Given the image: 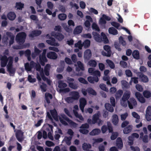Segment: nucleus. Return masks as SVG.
Segmentation results:
<instances>
[{
    "label": "nucleus",
    "mask_w": 151,
    "mask_h": 151,
    "mask_svg": "<svg viewBox=\"0 0 151 151\" xmlns=\"http://www.w3.org/2000/svg\"><path fill=\"white\" fill-rule=\"evenodd\" d=\"M130 92L129 91H127L125 92L120 101V104L122 106L126 107L127 106L128 102V106L130 109H132L137 105V102L133 98L130 99L129 101H127L129 98Z\"/></svg>",
    "instance_id": "nucleus-1"
},
{
    "label": "nucleus",
    "mask_w": 151,
    "mask_h": 151,
    "mask_svg": "<svg viewBox=\"0 0 151 151\" xmlns=\"http://www.w3.org/2000/svg\"><path fill=\"white\" fill-rule=\"evenodd\" d=\"M24 67L25 70L27 72L31 71L33 68H36V70L38 71L37 74L38 73H39L38 70H37V68H38V69H39L40 68H41L39 64H36L33 61H31L30 64L28 63H25L24 64Z\"/></svg>",
    "instance_id": "nucleus-2"
},
{
    "label": "nucleus",
    "mask_w": 151,
    "mask_h": 151,
    "mask_svg": "<svg viewBox=\"0 0 151 151\" xmlns=\"http://www.w3.org/2000/svg\"><path fill=\"white\" fill-rule=\"evenodd\" d=\"M62 118L60 117L59 118L60 120V122L63 125H67L68 123L70 124L72 127H76L77 126V124L73 122L72 121L70 120L64 115L62 116Z\"/></svg>",
    "instance_id": "nucleus-3"
},
{
    "label": "nucleus",
    "mask_w": 151,
    "mask_h": 151,
    "mask_svg": "<svg viewBox=\"0 0 151 151\" xmlns=\"http://www.w3.org/2000/svg\"><path fill=\"white\" fill-rule=\"evenodd\" d=\"M8 60L9 62L7 66V70L10 76H13L14 74L15 70L12 67L13 58L12 57H9Z\"/></svg>",
    "instance_id": "nucleus-4"
},
{
    "label": "nucleus",
    "mask_w": 151,
    "mask_h": 151,
    "mask_svg": "<svg viewBox=\"0 0 151 151\" xmlns=\"http://www.w3.org/2000/svg\"><path fill=\"white\" fill-rule=\"evenodd\" d=\"M26 35L23 32L19 33L16 36V40L20 45L23 44L24 42Z\"/></svg>",
    "instance_id": "nucleus-5"
},
{
    "label": "nucleus",
    "mask_w": 151,
    "mask_h": 151,
    "mask_svg": "<svg viewBox=\"0 0 151 151\" xmlns=\"http://www.w3.org/2000/svg\"><path fill=\"white\" fill-rule=\"evenodd\" d=\"M100 116V113L98 112L96 114H94L92 118V124H95L97 122L99 126L102 125L103 123V121L99 119Z\"/></svg>",
    "instance_id": "nucleus-6"
},
{
    "label": "nucleus",
    "mask_w": 151,
    "mask_h": 151,
    "mask_svg": "<svg viewBox=\"0 0 151 151\" xmlns=\"http://www.w3.org/2000/svg\"><path fill=\"white\" fill-rule=\"evenodd\" d=\"M9 53V51L8 50H5L4 52V55H5L2 56L0 55V60H1V66L2 67H5L7 63V61H9L8 59H7V57L5 55H7Z\"/></svg>",
    "instance_id": "nucleus-7"
},
{
    "label": "nucleus",
    "mask_w": 151,
    "mask_h": 151,
    "mask_svg": "<svg viewBox=\"0 0 151 151\" xmlns=\"http://www.w3.org/2000/svg\"><path fill=\"white\" fill-rule=\"evenodd\" d=\"M111 19V17L103 14L99 19V24L101 25H105L106 23V21H109Z\"/></svg>",
    "instance_id": "nucleus-8"
},
{
    "label": "nucleus",
    "mask_w": 151,
    "mask_h": 151,
    "mask_svg": "<svg viewBox=\"0 0 151 151\" xmlns=\"http://www.w3.org/2000/svg\"><path fill=\"white\" fill-rule=\"evenodd\" d=\"M37 77L38 80L39 84L40 85V88L41 89V91L42 92H45L47 90V85L44 83L41 82V79L38 73H37Z\"/></svg>",
    "instance_id": "nucleus-9"
},
{
    "label": "nucleus",
    "mask_w": 151,
    "mask_h": 151,
    "mask_svg": "<svg viewBox=\"0 0 151 151\" xmlns=\"http://www.w3.org/2000/svg\"><path fill=\"white\" fill-rule=\"evenodd\" d=\"M46 52V49L44 50L42 55H40V62L43 66L44 65L45 63L47 62V60L45 56Z\"/></svg>",
    "instance_id": "nucleus-10"
},
{
    "label": "nucleus",
    "mask_w": 151,
    "mask_h": 151,
    "mask_svg": "<svg viewBox=\"0 0 151 151\" xmlns=\"http://www.w3.org/2000/svg\"><path fill=\"white\" fill-rule=\"evenodd\" d=\"M47 38L50 39V40H47L46 41L47 43L48 44L51 45L56 46H59V44L58 42H55V39L54 38L50 37L49 35H47Z\"/></svg>",
    "instance_id": "nucleus-11"
},
{
    "label": "nucleus",
    "mask_w": 151,
    "mask_h": 151,
    "mask_svg": "<svg viewBox=\"0 0 151 151\" xmlns=\"http://www.w3.org/2000/svg\"><path fill=\"white\" fill-rule=\"evenodd\" d=\"M37 70L39 71V74L41 77V78H42L44 81H46L48 84L49 85H50L51 81L50 80L44 76L43 69L40 68L39 69H38V68H37Z\"/></svg>",
    "instance_id": "nucleus-12"
},
{
    "label": "nucleus",
    "mask_w": 151,
    "mask_h": 151,
    "mask_svg": "<svg viewBox=\"0 0 151 151\" xmlns=\"http://www.w3.org/2000/svg\"><path fill=\"white\" fill-rule=\"evenodd\" d=\"M47 131L48 132V138L51 140H53V137L52 136L53 132L52 128L53 127L51 125L48 124L47 126Z\"/></svg>",
    "instance_id": "nucleus-13"
},
{
    "label": "nucleus",
    "mask_w": 151,
    "mask_h": 151,
    "mask_svg": "<svg viewBox=\"0 0 151 151\" xmlns=\"http://www.w3.org/2000/svg\"><path fill=\"white\" fill-rule=\"evenodd\" d=\"M73 108V112L76 117L78 118L81 121H83L84 118L82 116L81 114H78L77 111L78 109V106L76 105H75L74 106Z\"/></svg>",
    "instance_id": "nucleus-14"
},
{
    "label": "nucleus",
    "mask_w": 151,
    "mask_h": 151,
    "mask_svg": "<svg viewBox=\"0 0 151 151\" xmlns=\"http://www.w3.org/2000/svg\"><path fill=\"white\" fill-rule=\"evenodd\" d=\"M80 107L82 112H84V109L85 105H86L87 101L86 99L83 98H81L79 100Z\"/></svg>",
    "instance_id": "nucleus-15"
},
{
    "label": "nucleus",
    "mask_w": 151,
    "mask_h": 151,
    "mask_svg": "<svg viewBox=\"0 0 151 151\" xmlns=\"http://www.w3.org/2000/svg\"><path fill=\"white\" fill-rule=\"evenodd\" d=\"M89 73L91 74V75H94L96 76H100L101 73L100 71L98 70H95L94 68H90L88 69Z\"/></svg>",
    "instance_id": "nucleus-16"
},
{
    "label": "nucleus",
    "mask_w": 151,
    "mask_h": 151,
    "mask_svg": "<svg viewBox=\"0 0 151 151\" xmlns=\"http://www.w3.org/2000/svg\"><path fill=\"white\" fill-rule=\"evenodd\" d=\"M52 36L54 37L59 41L62 40L64 38V36L60 33H56L55 32H52L51 33Z\"/></svg>",
    "instance_id": "nucleus-17"
},
{
    "label": "nucleus",
    "mask_w": 151,
    "mask_h": 151,
    "mask_svg": "<svg viewBox=\"0 0 151 151\" xmlns=\"http://www.w3.org/2000/svg\"><path fill=\"white\" fill-rule=\"evenodd\" d=\"M145 118L147 121L151 120V106H149L146 111Z\"/></svg>",
    "instance_id": "nucleus-18"
},
{
    "label": "nucleus",
    "mask_w": 151,
    "mask_h": 151,
    "mask_svg": "<svg viewBox=\"0 0 151 151\" xmlns=\"http://www.w3.org/2000/svg\"><path fill=\"white\" fill-rule=\"evenodd\" d=\"M139 137V135L138 134L136 133H134L132 135L129 137L128 139L129 142L128 143L129 145H131L133 144V141L134 138H137Z\"/></svg>",
    "instance_id": "nucleus-19"
},
{
    "label": "nucleus",
    "mask_w": 151,
    "mask_h": 151,
    "mask_svg": "<svg viewBox=\"0 0 151 151\" xmlns=\"http://www.w3.org/2000/svg\"><path fill=\"white\" fill-rule=\"evenodd\" d=\"M135 96L138 100L141 103H144L145 102V99L142 94L139 92H136L135 93Z\"/></svg>",
    "instance_id": "nucleus-20"
},
{
    "label": "nucleus",
    "mask_w": 151,
    "mask_h": 151,
    "mask_svg": "<svg viewBox=\"0 0 151 151\" xmlns=\"http://www.w3.org/2000/svg\"><path fill=\"white\" fill-rule=\"evenodd\" d=\"M16 136L17 140L19 141H21L23 138V133L19 130L17 131L16 132Z\"/></svg>",
    "instance_id": "nucleus-21"
},
{
    "label": "nucleus",
    "mask_w": 151,
    "mask_h": 151,
    "mask_svg": "<svg viewBox=\"0 0 151 151\" xmlns=\"http://www.w3.org/2000/svg\"><path fill=\"white\" fill-rule=\"evenodd\" d=\"M70 94L74 100H78L80 97L79 93L77 91H74L71 92Z\"/></svg>",
    "instance_id": "nucleus-22"
},
{
    "label": "nucleus",
    "mask_w": 151,
    "mask_h": 151,
    "mask_svg": "<svg viewBox=\"0 0 151 151\" xmlns=\"http://www.w3.org/2000/svg\"><path fill=\"white\" fill-rule=\"evenodd\" d=\"M47 56L48 58L52 59H56L58 57L57 54L53 52H48Z\"/></svg>",
    "instance_id": "nucleus-23"
},
{
    "label": "nucleus",
    "mask_w": 151,
    "mask_h": 151,
    "mask_svg": "<svg viewBox=\"0 0 151 151\" xmlns=\"http://www.w3.org/2000/svg\"><path fill=\"white\" fill-rule=\"evenodd\" d=\"M91 52L89 49L86 50L84 52V58L85 59L88 60L91 56Z\"/></svg>",
    "instance_id": "nucleus-24"
},
{
    "label": "nucleus",
    "mask_w": 151,
    "mask_h": 151,
    "mask_svg": "<svg viewBox=\"0 0 151 151\" xmlns=\"http://www.w3.org/2000/svg\"><path fill=\"white\" fill-rule=\"evenodd\" d=\"M139 77L140 81L143 83H146L149 81V78L148 77L143 74L140 75Z\"/></svg>",
    "instance_id": "nucleus-25"
},
{
    "label": "nucleus",
    "mask_w": 151,
    "mask_h": 151,
    "mask_svg": "<svg viewBox=\"0 0 151 151\" xmlns=\"http://www.w3.org/2000/svg\"><path fill=\"white\" fill-rule=\"evenodd\" d=\"M76 67V70L79 71L80 70H84V68L83 64L80 61H78L77 62V65H75Z\"/></svg>",
    "instance_id": "nucleus-26"
},
{
    "label": "nucleus",
    "mask_w": 151,
    "mask_h": 151,
    "mask_svg": "<svg viewBox=\"0 0 151 151\" xmlns=\"http://www.w3.org/2000/svg\"><path fill=\"white\" fill-rule=\"evenodd\" d=\"M86 18L87 19L84 22L85 26L87 27H89L90 26V22H92L93 20L91 17L89 16H86Z\"/></svg>",
    "instance_id": "nucleus-27"
},
{
    "label": "nucleus",
    "mask_w": 151,
    "mask_h": 151,
    "mask_svg": "<svg viewBox=\"0 0 151 151\" xmlns=\"http://www.w3.org/2000/svg\"><path fill=\"white\" fill-rule=\"evenodd\" d=\"M100 76H96L93 77L92 76H89L88 78V81L91 83H94V82H97L99 80L98 77Z\"/></svg>",
    "instance_id": "nucleus-28"
},
{
    "label": "nucleus",
    "mask_w": 151,
    "mask_h": 151,
    "mask_svg": "<svg viewBox=\"0 0 151 151\" xmlns=\"http://www.w3.org/2000/svg\"><path fill=\"white\" fill-rule=\"evenodd\" d=\"M41 33V31L35 30L32 31L29 35V37L32 38L35 36L40 35Z\"/></svg>",
    "instance_id": "nucleus-29"
},
{
    "label": "nucleus",
    "mask_w": 151,
    "mask_h": 151,
    "mask_svg": "<svg viewBox=\"0 0 151 151\" xmlns=\"http://www.w3.org/2000/svg\"><path fill=\"white\" fill-rule=\"evenodd\" d=\"M50 112L54 119L56 121H58V117L57 116V112L55 109H54L52 110H50Z\"/></svg>",
    "instance_id": "nucleus-30"
},
{
    "label": "nucleus",
    "mask_w": 151,
    "mask_h": 151,
    "mask_svg": "<svg viewBox=\"0 0 151 151\" xmlns=\"http://www.w3.org/2000/svg\"><path fill=\"white\" fill-rule=\"evenodd\" d=\"M101 132V130L99 129H94L89 133V134L92 136L96 135L99 134Z\"/></svg>",
    "instance_id": "nucleus-31"
},
{
    "label": "nucleus",
    "mask_w": 151,
    "mask_h": 151,
    "mask_svg": "<svg viewBox=\"0 0 151 151\" xmlns=\"http://www.w3.org/2000/svg\"><path fill=\"white\" fill-rule=\"evenodd\" d=\"M93 35L95 40L98 42H100L102 40V39L100 37L99 35L96 32H93Z\"/></svg>",
    "instance_id": "nucleus-32"
},
{
    "label": "nucleus",
    "mask_w": 151,
    "mask_h": 151,
    "mask_svg": "<svg viewBox=\"0 0 151 151\" xmlns=\"http://www.w3.org/2000/svg\"><path fill=\"white\" fill-rule=\"evenodd\" d=\"M108 32L110 34L116 35L118 34V31L113 27H110L108 29Z\"/></svg>",
    "instance_id": "nucleus-33"
},
{
    "label": "nucleus",
    "mask_w": 151,
    "mask_h": 151,
    "mask_svg": "<svg viewBox=\"0 0 151 151\" xmlns=\"http://www.w3.org/2000/svg\"><path fill=\"white\" fill-rule=\"evenodd\" d=\"M6 35L8 36V37L9 38H10V39L9 42V44L11 45L14 42V36L9 32H7L6 33Z\"/></svg>",
    "instance_id": "nucleus-34"
},
{
    "label": "nucleus",
    "mask_w": 151,
    "mask_h": 151,
    "mask_svg": "<svg viewBox=\"0 0 151 151\" xmlns=\"http://www.w3.org/2000/svg\"><path fill=\"white\" fill-rule=\"evenodd\" d=\"M112 122L114 125H117L119 122V119L118 116L116 114L113 115L112 117Z\"/></svg>",
    "instance_id": "nucleus-35"
},
{
    "label": "nucleus",
    "mask_w": 151,
    "mask_h": 151,
    "mask_svg": "<svg viewBox=\"0 0 151 151\" xmlns=\"http://www.w3.org/2000/svg\"><path fill=\"white\" fill-rule=\"evenodd\" d=\"M83 27L81 26H78L76 27L74 31V34H78L81 33Z\"/></svg>",
    "instance_id": "nucleus-36"
},
{
    "label": "nucleus",
    "mask_w": 151,
    "mask_h": 151,
    "mask_svg": "<svg viewBox=\"0 0 151 151\" xmlns=\"http://www.w3.org/2000/svg\"><path fill=\"white\" fill-rule=\"evenodd\" d=\"M116 145L119 148L121 149L122 147L123 146V142L122 139L118 137L117 139Z\"/></svg>",
    "instance_id": "nucleus-37"
},
{
    "label": "nucleus",
    "mask_w": 151,
    "mask_h": 151,
    "mask_svg": "<svg viewBox=\"0 0 151 151\" xmlns=\"http://www.w3.org/2000/svg\"><path fill=\"white\" fill-rule=\"evenodd\" d=\"M34 48V52L32 53V56L33 58H35L41 52V51L38 50L36 46Z\"/></svg>",
    "instance_id": "nucleus-38"
},
{
    "label": "nucleus",
    "mask_w": 151,
    "mask_h": 151,
    "mask_svg": "<svg viewBox=\"0 0 151 151\" xmlns=\"http://www.w3.org/2000/svg\"><path fill=\"white\" fill-rule=\"evenodd\" d=\"M16 15L15 14L12 12H10L7 14V17L8 19L11 20H14L15 18Z\"/></svg>",
    "instance_id": "nucleus-39"
},
{
    "label": "nucleus",
    "mask_w": 151,
    "mask_h": 151,
    "mask_svg": "<svg viewBox=\"0 0 151 151\" xmlns=\"http://www.w3.org/2000/svg\"><path fill=\"white\" fill-rule=\"evenodd\" d=\"M72 138V136L65 137L63 139V141L65 142L68 145H70L71 144V141Z\"/></svg>",
    "instance_id": "nucleus-40"
},
{
    "label": "nucleus",
    "mask_w": 151,
    "mask_h": 151,
    "mask_svg": "<svg viewBox=\"0 0 151 151\" xmlns=\"http://www.w3.org/2000/svg\"><path fill=\"white\" fill-rule=\"evenodd\" d=\"M45 97L47 103L48 104L50 103V100L52 98V95L49 93H46L45 95Z\"/></svg>",
    "instance_id": "nucleus-41"
},
{
    "label": "nucleus",
    "mask_w": 151,
    "mask_h": 151,
    "mask_svg": "<svg viewBox=\"0 0 151 151\" xmlns=\"http://www.w3.org/2000/svg\"><path fill=\"white\" fill-rule=\"evenodd\" d=\"M132 115L133 117L136 119V122L139 123V119L140 118L139 115L135 112H133L132 113Z\"/></svg>",
    "instance_id": "nucleus-42"
},
{
    "label": "nucleus",
    "mask_w": 151,
    "mask_h": 151,
    "mask_svg": "<svg viewBox=\"0 0 151 151\" xmlns=\"http://www.w3.org/2000/svg\"><path fill=\"white\" fill-rule=\"evenodd\" d=\"M132 129V127L131 125H129L126 128H124L123 130L124 133L125 134H127L129 133Z\"/></svg>",
    "instance_id": "nucleus-43"
},
{
    "label": "nucleus",
    "mask_w": 151,
    "mask_h": 151,
    "mask_svg": "<svg viewBox=\"0 0 151 151\" xmlns=\"http://www.w3.org/2000/svg\"><path fill=\"white\" fill-rule=\"evenodd\" d=\"M91 147L90 145L85 143H83L82 145L83 149L85 151H88Z\"/></svg>",
    "instance_id": "nucleus-44"
},
{
    "label": "nucleus",
    "mask_w": 151,
    "mask_h": 151,
    "mask_svg": "<svg viewBox=\"0 0 151 151\" xmlns=\"http://www.w3.org/2000/svg\"><path fill=\"white\" fill-rule=\"evenodd\" d=\"M132 55L134 58L138 59L139 58V51L137 50H134L132 53Z\"/></svg>",
    "instance_id": "nucleus-45"
},
{
    "label": "nucleus",
    "mask_w": 151,
    "mask_h": 151,
    "mask_svg": "<svg viewBox=\"0 0 151 151\" xmlns=\"http://www.w3.org/2000/svg\"><path fill=\"white\" fill-rule=\"evenodd\" d=\"M105 107L106 109L110 112H112L114 110L113 107L109 103H106Z\"/></svg>",
    "instance_id": "nucleus-46"
},
{
    "label": "nucleus",
    "mask_w": 151,
    "mask_h": 151,
    "mask_svg": "<svg viewBox=\"0 0 151 151\" xmlns=\"http://www.w3.org/2000/svg\"><path fill=\"white\" fill-rule=\"evenodd\" d=\"M111 24L112 26L116 28L118 30L121 29L120 25L118 23L115 22H111Z\"/></svg>",
    "instance_id": "nucleus-47"
},
{
    "label": "nucleus",
    "mask_w": 151,
    "mask_h": 151,
    "mask_svg": "<svg viewBox=\"0 0 151 151\" xmlns=\"http://www.w3.org/2000/svg\"><path fill=\"white\" fill-rule=\"evenodd\" d=\"M50 67V66L49 64L46 65L44 69V72L45 75L47 76H48L49 74V71Z\"/></svg>",
    "instance_id": "nucleus-48"
},
{
    "label": "nucleus",
    "mask_w": 151,
    "mask_h": 151,
    "mask_svg": "<svg viewBox=\"0 0 151 151\" xmlns=\"http://www.w3.org/2000/svg\"><path fill=\"white\" fill-rule=\"evenodd\" d=\"M58 87L60 88H63L67 86V84L63 83V81H60L58 82Z\"/></svg>",
    "instance_id": "nucleus-49"
},
{
    "label": "nucleus",
    "mask_w": 151,
    "mask_h": 151,
    "mask_svg": "<svg viewBox=\"0 0 151 151\" xmlns=\"http://www.w3.org/2000/svg\"><path fill=\"white\" fill-rule=\"evenodd\" d=\"M143 95L144 96L147 98H148L151 96V93L148 91H145L143 92Z\"/></svg>",
    "instance_id": "nucleus-50"
},
{
    "label": "nucleus",
    "mask_w": 151,
    "mask_h": 151,
    "mask_svg": "<svg viewBox=\"0 0 151 151\" xmlns=\"http://www.w3.org/2000/svg\"><path fill=\"white\" fill-rule=\"evenodd\" d=\"M88 65L91 67H95L97 65L96 61L94 60H90L88 62Z\"/></svg>",
    "instance_id": "nucleus-51"
},
{
    "label": "nucleus",
    "mask_w": 151,
    "mask_h": 151,
    "mask_svg": "<svg viewBox=\"0 0 151 151\" xmlns=\"http://www.w3.org/2000/svg\"><path fill=\"white\" fill-rule=\"evenodd\" d=\"M106 62L110 68L112 69H113L114 68V64L111 60H106Z\"/></svg>",
    "instance_id": "nucleus-52"
},
{
    "label": "nucleus",
    "mask_w": 151,
    "mask_h": 151,
    "mask_svg": "<svg viewBox=\"0 0 151 151\" xmlns=\"http://www.w3.org/2000/svg\"><path fill=\"white\" fill-rule=\"evenodd\" d=\"M62 25L66 32L69 33L70 32H72V29L68 27L66 25V24L63 23L62 24Z\"/></svg>",
    "instance_id": "nucleus-53"
},
{
    "label": "nucleus",
    "mask_w": 151,
    "mask_h": 151,
    "mask_svg": "<svg viewBox=\"0 0 151 151\" xmlns=\"http://www.w3.org/2000/svg\"><path fill=\"white\" fill-rule=\"evenodd\" d=\"M103 79L105 81H106V83L107 84L110 85L111 86V85L110 81V77L108 76L104 75V76L103 77Z\"/></svg>",
    "instance_id": "nucleus-54"
},
{
    "label": "nucleus",
    "mask_w": 151,
    "mask_h": 151,
    "mask_svg": "<svg viewBox=\"0 0 151 151\" xmlns=\"http://www.w3.org/2000/svg\"><path fill=\"white\" fill-rule=\"evenodd\" d=\"M123 91L121 90L118 91L115 95L116 98V99L120 98L123 94Z\"/></svg>",
    "instance_id": "nucleus-55"
},
{
    "label": "nucleus",
    "mask_w": 151,
    "mask_h": 151,
    "mask_svg": "<svg viewBox=\"0 0 151 151\" xmlns=\"http://www.w3.org/2000/svg\"><path fill=\"white\" fill-rule=\"evenodd\" d=\"M83 46V45L81 40L79 41L77 43L75 44V47H78L80 50L82 49Z\"/></svg>",
    "instance_id": "nucleus-56"
},
{
    "label": "nucleus",
    "mask_w": 151,
    "mask_h": 151,
    "mask_svg": "<svg viewBox=\"0 0 151 151\" xmlns=\"http://www.w3.org/2000/svg\"><path fill=\"white\" fill-rule=\"evenodd\" d=\"M24 6V4L21 2L17 3H16L15 7L17 9H22L23 7Z\"/></svg>",
    "instance_id": "nucleus-57"
},
{
    "label": "nucleus",
    "mask_w": 151,
    "mask_h": 151,
    "mask_svg": "<svg viewBox=\"0 0 151 151\" xmlns=\"http://www.w3.org/2000/svg\"><path fill=\"white\" fill-rule=\"evenodd\" d=\"M101 36L103 39V41L105 43H107L109 42V40L107 39L106 36L103 32L101 33Z\"/></svg>",
    "instance_id": "nucleus-58"
},
{
    "label": "nucleus",
    "mask_w": 151,
    "mask_h": 151,
    "mask_svg": "<svg viewBox=\"0 0 151 151\" xmlns=\"http://www.w3.org/2000/svg\"><path fill=\"white\" fill-rule=\"evenodd\" d=\"M121 83L123 88H129V86L128 82L126 81H122Z\"/></svg>",
    "instance_id": "nucleus-59"
},
{
    "label": "nucleus",
    "mask_w": 151,
    "mask_h": 151,
    "mask_svg": "<svg viewBox=\"0 0 151 151\" xmlns=\"http://www.w3.org/2000/svg\"><path fill=\"white\" fill-rule=\"evenodd\" d=\"M66 15L64 14H60L58 16V18L61 20H65L66 19Z\"/></svg>",
    "instance_id": "nucleus-60"
},
{
    "label": "nucleus",
    "mask_w": 151,
    "mask_h": 151,
    "mask_svg": "<svg viewBox=\"0 0 151 151\" xmlns=\"http://www.w3.org/2000/svg\"><path fill=\"white\" fill-rule=\"evenodd\" d=\"M87 91L88 93L90 94H91L94 95H96V92L91 88H88Z\"/></svg>",
    "instance_id": "nucleus-61"
},
{
    "label": "nucleus",
    "mask_w": 151,
    "mask_h": 151,
    "mask_svg": "<svg viewBox=\"0 0 151 151\" xmlns=\"http://www.w3.org/2000/svg\"><path fill=\"white\" fill-rule=\"evenodd\" d=\"M85 48H87L90 46V41L89 40H86L83 43Z\"/></svg>",
    "instance_id": "nucleus-62"
},
{
    "label": "nucleus",
    "mask_w": 151,
    "mask_h": 151,
    "mask_svg": "<svg viewBox=\"0 0 151 151\" xmlns=\"http://www.w3.org/2000/svg\"><path fill=\"white\" fill-rule=\"evenodd\" d=\"M128 115V113L127 112L122 114L121 115V119L122 120H125Z\"/></svg>",
    "instance_id": "nucleus-63"
},
{
    "label": "nucleus",
    "mask_w": 151,
    "mask_h": 151,
    "mask_svg": "<svg viewBox=\"0 0 151 151\" xmlns=\"http://www.w3.org/2000/svg\"><path fill=\"white\" fill-rule=\"evenodd\" d=\"M92 28L93 29H95L96 31H100L99 27L96 23H93V24L92 25Z\"/></svg>",
    "instance_id": "nucleus-64"
}]
</instances>
